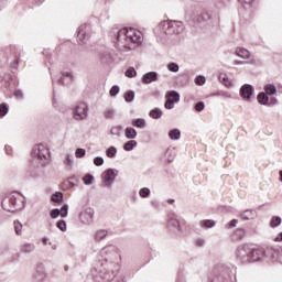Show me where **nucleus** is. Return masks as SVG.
<instances>
[{
  "label": "nucleus",
  "instance_id": "1",
  "mask_svg": "<svg viewBox=\"0 0 282 282\" xmlns=\"http://www.w3.org/2000/svg\"><path fill=\"white\" fill-rule=\"evenodd\" d=\"M100 257L104 259V263H101L102 269H99V274L96 278L101 279L98 282H111L116 279V274L120 272V249L113 245H108L100 250Z\"/></svg>",
  "mask_w": 282,
  "mask_h": 282
},
{
  "label": "nucleus",
  "instance_id": "2",
  "mask_svg": "<svg viewBox=\"0 0 282 282\" xmlns=\"http://www.w3.org/2000/svg\"><path fill=\"white\" fill-rule=\"evenodd\" d=\"M142 32L133 29V28H123L117 33V42L116 45L119 50H135L138 45H142Z\"/></svg>",
  "mask_w": 282,
  "mask_h": 282
},
{
  "label": "nucleus",
  "instance_id": "3",
  "mask_svg": "<svg viewBox=\"0 0 282 282\" xmlns=\"http://www.w3.org/2000/svg\"><path fill=\"white\" fill-rule=\"evenodd\" d=\"M1 206L7 213H17L25 208V198L19 192H13L2 199Z\"/></svg>",
  "mask_w": 282,
  "mask_h": 282
},
{
  "label": "nucleus",
  "instance_id": "4",
  "mask_svg": "<svg viewBox=\"0 0 282 282\" xmlns=\"http://www.w3.org/2000/svg\"><path fill=\"white\" fill-rule=\"evenodd\" d=\"M159 30L161 34H166V36L182 34L184 23L182 21L164 20L159 24Z\"/></svg>",
  "mask_w": 282,
  "mask_h": 282
},
{
  "label": "nucleus",
  "instance_id": "5",
  "mask_svg": "<svg viewBox=\"0 0 282 282\" xmlns=\"http://www.w3.org/2000/svg\"><path fill=\"white\" fill-rule=\"evenodd\" d=\"M72 113L74 120H87V116H89V106L87 105V102L80 101L72 109Z\"/></svg>",
  "mask_w": 282,
  "mask_h": 282
},
{
  "label": "nucleus",
  "instance_id": "6",
  "mask_svg": "<svg viewBox=\"0 0 282 282\" xmlns=\"http://www.w3.org/2000/svg\"><path fill=\"white\" fill-rule=\"evenodd\" d=\"M252 252V248L250 245H242L238 247L236 257L240 263H252V258H250Z\"/></svg>",
  "mask_w": 282,
  "mask_h": 282
},
{
  "label": "nucleus",
  "instance_id": "7",
  "mask_svg": "<svg viewBox=\"0 0 282 282\" xmlns=\"http://www.w3.org/2000/svg\"><path fill=\"white\" fill-rule=\"evenodd\" d=\"M194 21H196V23H206V21H210L212 25H219V14H212L208 11H203L194 18Z\"/></svg>",
  "mask_w": 282,
  "mask_h": 282
},
{
  "label": "nucleus",
  "instance_id": "8",
  "mask_svg": "<svg viewBox=\"0 0 282 282\" xmlns=\"http://www.w3.org/2000/svg\"><path fill=\"white\" fill-rule=\"evenodd\" d=\"M32 155L37 158V160L50 162V149L43 144L35 145L32 150Z\"/></svg>",
  "mask_w": 282,
  "mask_h": 282
},
{
  "label": "nucleus",
  "instance_id": "9",
  "mask_svg": "<svg viewBox=\"0 0 282 282\" xmlns=\"http://www.w3.org/2000/svg\"><path fill=\"white\" fill-rule=\"evenodd\" d=\"M101 177L106 186H111L113 182H116V178L118 177V170L108 169L102 173Z\"/></svg>",
  "mask_w": 282,
  "mask_h": 282
},
{
  "label": "nucleus",
  "instance_id": "10",
  "mask_svg": "<svg viewBox=\"0 0 282 282\" xmlns=\"http://www.w3.org/2000/svg\"><path fill=\"white\" fill-rule=\"evenodd\" d=\"M79 221H82V224H85L86 226H89V224H94V208L86 207L83 212H80Z\"/></svg>",
  "mask_w": 282,
  "mask_h": 282
},
{
  "label": "nucleus",
  "instance_id": "11",
  "mask_svg": "<svg viewBox=\"0 0 282 282\" xmlns=\"http://www.w3.org/2000/svg\"><path fill=\"white\" fill-rule=\"evenodd\" d=\"M252 94H254V86L250 84H245L240 88V96L243 100H250L252 98Z\"/></svg>",
  "mask_w": 282,
  "mask_h": 282
},
{
  "label": "nucleus",
  "instance_id": "12",
  "mask_svg": "<svg viewBox=\"0 0 282 282\" xmlns=\"http://www.w3.org/2000/svg\"><path fill=\"white\" fill-rule=\"evenodd\" d=\"M87 28H89V25L87 24L80 25L78 28L77 40L79 42V45L87 43V39H89V34H87Z\"/></svg>",
  "mask_w": 282,
  "mask_h": 282
},
{
  "label": "nucleus",
  "instance_id": "13",
  "mask_svg": "<svg viewBox=\"0 0 282 282\" xmlns=\"http://www.w3.org/2000/svg\"><path fill=\"white\" fill-rule=\"evenodd\" d=\"M159 76L160 75L158 74V72H148L142 76L141 83H143V85H151V83H158Z\"/></svg>",
  "mask_w": 282,
  "mask_h": 282
},
{
  "label": "nucleus",
  "instance_id": "14",
  "mask_svg": "<svg viewBox=\"0 0 282 282\" xmlns=\"http://www.w3.org/2000/svg\"><path fill=\"white\" fill-rule=\"evenodd\" d=\"M47 278V272L45 271V267L43 263H37L35 269L34 279L37 282L45 281Z\"/></svg>",
  "mask_w": 282,
  "mask_h": 282
},
{
  "label": "nucleus",
  "instance_id": "15",
  "mask_svg": "<svg viewBox=\"0 0 282 282\" xmlns=\"http://www.w3.org/2000/svg\"><path fill=\"white\" fill-rule=\"evenodd\" d=\"M74 82V75L72 72H62V77L57 79L58 85H69Z\"/></svg>",
  "mask_w": 282,
  "mask_h": 282
},
{
  "label": "nucleus",
  "instance_id": "16",
  "mask_svg": "<svg viewBox=\"0 0 282 282\" xmlns=\"http://www.w3.org/2000/svg\"><path fill=\"white\" fill-rule=\"evenodd\" d=\"M265 254V251L263 249H254L251 248L250 259L251 263H254L256 261H261V258Z\"/></svg>",
  "mask_w": 282,
  "mask_h": 282
},
{
  "label": "nucleus",
  "instance_id": "17",
  "mask_svg": "<svg viewBox=\"0 0 282 282\" xmlns=\"http://www.w3.org/2000/svg\"><path fill=\"white\" fill-rule=\"evenodd\" d=\"M240 219H242V221H250V219H257V210L246 209L240 214Z\"/></svg>",
  "mask_w": 282,
  "mask_h": 282
},
{
  "label": "nucleus",
  "instance_id": "18",
  "mask_svg": "<svg viewBox=\"0 0 282 282\" xmlns=\"http://www.w3.org/2000/svg\"><path fill=\"white\" fill-rule=\"evenodd\" d=\"M36 250V246L32 242H24L20 246V252L22 254H30Z\"/></svg>",
  "mask_w": 282,
  "mask_h": 282
},
{
  "label": "nucleus",
  "instance_id": "19",
  "mask_svg": "<svg viewBox=\"0 0 282 282\" xmlns=\"http://www.w3.org/2000/svg\"><path fill=\"white\" fill-rule=\"evenodd\" d=\"M235 54L239 56V58H243V61H249L250 58V51H248V48L237 47Z\"/></svg>",
  "mask_w": 282,
  "mask_h": 282
},
{
  "label": "nucleus",
  "instance_id": "20",
  "mask_svg": "<svg viewBox=\"0 0 282 282\" xmlns=\"http://www.w3.org/2000/svg\"><path fill=\"white\" fill-rule=\"evenodd\" d=\"M175 149L173 148H167L165 153H164V160L171 164V162H174L175 160Z\"/></svg>",
  "mask_w": 282,
  "mask_h": 282
},
{
  "label": "nucleus",
  "instance_id": "21",
  "mask_svg": "<svg viewBox=\"0 0 282 282\" xmlns=\"http://www.w3.org/2000/svg\"><path fill=\"white\" fill-rule=\"evenodd\" d=\"M127 140H135L138 138V131L134 128L127 127L124 130Z\"/></svg>",
  "mask_w": 282,
  "mask_h": 282
},
{
  "label": "nucleus",
  "instance_id": "22",
  "mask_svg": "<svg viewBox=\"0 0 282 282\" xmlns=\"http://www.w3.org/2000/svg\"><path fill=\"white\" fill-rule=\"evenodd\" d=\"M131 124H132V127H135L137 129H145L147 120H144V118L132 119Z\"/></svg>",
  "mask_w": 282,
  "mask_h": 282
},
{
  "label": "nucleus",
  "instance_id": "23",
  "mask_svg": "<svg viewBox=\"0 0 282 282\" xmlns=\"http://www.w3.org/2000/svg\"><path fill=\"white\" fill-rule=\"evenodd\" d=\"M258 102L259 105H269L270 102V96L265 94L264 91L258 94Z\"/></svg>",
  "mask_w": 282,
  "mask_h": 282
},
{
  "label": "nucleus",
  "instance_id": "24",
  "mask_svg": "<svg viewBox=\"0 0 282 282\" xmlns=\"http://www.w3.org/2000/svg\"><path fill=\"white\" fill-rule=\"evenodd\" d=\"M108 235L107 229H100L95 232L94 239L95 241H102V239H106Z\"/></svg>",
  "mask_w": 282,
  "mask_h": 282
},
{
  "label": "nucleus",
  "instance_id": "25",
  "mask_svg": "<svg viewBox=\"0 0 282 282\" xmlns=\"http://www.w3.org/2000/svg\"><path fill=\"white\" fill-rule=\"evenodd\" d=\"M163 111L160 108H154L149 112L150 118H153V120H160L163 116Z\"/></svg>",
  "mask_w": 282,
  "mask_h": 282
},
{
  "label": "nucleus",
  "instance_id": "26",
  "mask_svg": "<svg viewBox=\"0 0 282 282\" xmlns=\"http://www.w3.org/2000/svg\"><path fill=\"white\" fill-rule=\"evenodd\" d=\"M169 138L170 140H180V138H182V131H180L177 128H174L169 131Z\"/></svg>",
  "mask_w": 282,
  "mask_h": 282
},
{
  "label": "nucleus",
  "instance_id": "27",
  "mask_svg": "<svg viewBox=\"0 0 282 282\" xmlns=\"http://www.w3.org/2000/svg\"><path fill=\"white\" fill-rule=\"evenodd\" d=\"M264 94H268L269 96H274L276 94V86L273 84H267L263 87Z\"/></svg>",
  "mask_w": 282,
  "mask_h": 282
},
{
  "label": "nucleus",
  "instance_id": "28",
  "mask_svg": "<svg viewBox=\"0 0 282 282\" xmlns=\"http://www.w3.org/2000/svg\"><path fill=\"white\" fill-rule=\"evenodd\" d=\"M166 98L172 100V102H180V93L176 90H171L167 93Z\"/></svg>",
  "mask_w": 282,
  "mask_h": 282
},
{
  "label": "nucleus",
  "instance_id": "29",
  "mask_svg": "<svg viewBox=\"0 0 282 282\" xmlns=\"http://www.w3.org/2000/svg\"><path fill=\"white\" fill-rule=\"evenodd\" d=\"M199 226L202 228H206V229L215 228L216 223H215V220H212V219H205V220H200Z\"/></svg>",
  "mask_w": 282,
  "mask_h": 282
},
{
  "label": "nucleus",
  "instance_id": "30",
  "mask_svg": "<svg viewBox=\"0 0 282 282\" xmlns=\"http://www.w3.org/2000/svg\"><path fill=\"white\" fill-rule=\"evenodd\" d=\"M135 147H138V141H135V140L127 141L123 144V151H133V149H135Z\"/></svg>",
  "mask_w": 282,
  "mask_h": 282
},
{
  "label": "nucleus",
  "instance_id": "31",
  "mask_svg": "<svg viewBox=\"0 0 282 282\" xmlns=\"http://www.w3.org/2000/svg\"><path fill=\"white\" fill-rule=\"evenodd\" d=\"M51 202H54V204H61V202H63V192H55L52 194Z\"/></svg>",
  "mask_w": 282,
  "mask_h": 282
},
{
  "label": "nucleus",
  "instance_id": "32",
  "mask_svg": "<svg viewBox=\"0 0 282 282\" xmlns=\"http://www.w3.org/2000/svg\"><path fill=\"white\" fill-rule=\"evenodd\" d=\"M218 79L223 85H225V87H232V83L228 79V75L220 74Z\"/></svg>",
  "mask_w": 282,
  "mask_h": 282
},
{
  "label": "nucleus",
  "instance_id": "33",
  "mask_svg": "<svg viewBox=\"0 0 282 282\" xmlns=\"http://www.w3.org/2000/svg\"><path fill=\"white\" fill-rule=\"evenodd\" d=\"M29 175L31 177H40L41 176V167L32 166L29 169Z\"/></svg>",
  "mask_w": 282,
  "mask_h": 282
},
{
  "label": "nucleus",
  "instance_id": "34",
  "mask_svg": "<svg viewBox=\"0 0 282 282\" xmlns=\"http://www.w3.org/2000/svg\"><path fill=\"white\" fill-rule=\"evenodd\" d=\"M123 98L126 102H133V100H135V91L133 90L126 91V94L123 95Z\"/></svg>",
  "mask_w": 282,
  "mask_h": 282
},
{
  "label": "nucleus",
  "instance_id": "35",
  "mask_svg": "<svg viewBox=\"0 0 282 282\" xmlns=\"http://www.w3.org/2000/svg\"><path fill=\"white\" fill-rule=\"evenodd\" d=\"M282 219L279 216H273L270 221L271 228H279L281 226Z\"/></svg>",
  "mask_w": 282,
  "mask_h": 282
},
{
  "label": "nucleus",
  "instance_id": "36",
  "mask_svg": "<svg viewBox=\"0 0 282 282\" xmlns=\"http://www.w3.org/2000/svg\"><path fill=\"white\" fill-rule=\"evenodd\" d=\"M117 154H118V149L113 145H111L106 150L107 158L113 159L116 158Z\"/></svg>",
  "mask_w": 282,
  "mask_h": 282
},
{
  "label": "nucleus",
  "instance_id": "37",
  "mask_svg": "<svg viewBox=\"0 0 282 282\" xmlns=\"http://www.w3.org/2000/svg\"><path fill=\"white\" fill-rule=\"evenodd\" d=\"M169 228H172L173 230H180V220L172 218L167 223Z\"/></svg>",
  "mask_w": 282,
  "mask_h": 282
},
{
  "label": "nucleus",
  "instance_id": "38",
  "mask_svg": "<svg viewBox=\"0 0 282 282\" xmlns=\"http://www.w3.org/2000/svg\"><path fill=\"white\" fill-rule=\"evenodd\" d=\"M8 111H10V107L8 106V104H0V118H4V116H8Z\"/></svg>",
  "mask_w": 282,
  "mask_h": 282
},
{
  "label": "nucleus",
  "instance_id": "39",
  "mask_svg": "<svg viewBox=\"0 0 282 282\" xmlns=\"http://www.w3.org/2000/svg\"><path fill=\"white\" fill-rule=\"evenodd\" d=\"M15 235L21 236L23 235V225L19 220H14L13 223Z\"/></svg>",
  "mask_w": 282,
  "mask_h": 282
},
{
  "label": "nucleus",
  "instance_id": "40",
  "mask_svg": "<svg viewBox=\"0 0 282 282\" xmlns=\"http://www.w3.org/2000/svg\"><path fill=\"white\" fill-rule=\"evenodd\" d=\"M167 69H169V72L177 74V72H180V65L175 62H171L167 64Z\"/></svg>",
  "mask_w": 282,
  "mask_h": 282
},
{
  "label": "nucleus",
  "instance_id": "41",
  "mask_svg": "<svg viewBox=\"0 0 282 282\" xmlns=\"http://www.w3.org/2000/svg\"><path fill=\"white\" fill-rule=\"evenodd\" d=\"M83 182L85 186H91V184H94V176L91 174H86L83 177Z\"/></svg>",
  "mask_w": 282,
  "mask_h": 282
},
{
  "label": "nucleus",
  "instance_id": "42",
  "mask_svg": "<svg viewBox=\"0 0 282 282\" xmlns=\"http://www.w3.org/2000/svg\"><path fill=\"white\" fill-rule=\"evenodd\" d=\"M68 213H69V205L64 204L59 209V217L65 218V217H67Z\"/></svg>",
  "mask_w": 282,
  "mask_h": 282
},
{
  "label": "nucleus",
  "instance_id": "43",
  "mask_svg": "<svg viewBox=\"0 0 282 282\" xmlns=\"http://www.w3.org/2000/svg\"><path fill=\"white\" fill-rule=\"evenodd\" d=\"M113 116H116L115 109H106L104 111V118H106V120H111V118H113Z\"/></svg>",
  "mask_w": 282,
  "mask_h": 282
},
{
  "label": "nucleus",
  "instance_id": "44",
  "mask_svg": "<svg viewBox=\"0 0 282 282\" xmlns=\"http://www.w3.org/2000/svg\"><path fill=\"white\" fill-rule=\"evenodd\" d=\"M56 228H58V230H61L62 232H66L67 231V223L62 219L56 223Z\"/></svg>",
  "mask_w": 282,
  "mask_h": 282
},
{
  "label": "nucleus",
  "instance_id": "45",
  "mask_svg": "<svg viewBox=\"0 0 282 282\" xmlns=\"http://www.w3.org/2000/svg\"><path fill=\"white\" fill-rule=\"evenodd\" d=\"M126 76H127V78H135L138 76V72H135V68L129 67L126 70Z\"/></svg>",
  "mask_w": 282,
  "mask_h": 282
},
{
  "label": "nucleus",
  "instance_id": "46",
  "mask_svg": "<svg viewBox=\"0 0 282 282\" xmlns=\"http://www.w3.org/2000/svg\"><path fill=\"white\" fill-rule=\"evenodd\" d=\"M194 109L198 113H202V111H204L206 109V104H204V101H198L195 104Z\"/></svg>",
  "mask_w": 282,
  "mask_h": 282
},
{
  "label": "nucleus",
  "instance_id": "47",
  "mask_svg": "<svg viewBox=\"0 0 282 282\" xmlns=\"http://www.w3.org/2000/svg\"><path fill=\"white\" fill-rule=\"evenodd\" d=\"M121 132H122V126H113L110 130L111 135H118L119 138Z\"/></svg>",
  "mask_w": 282,
  "mask_h": 282
},
{
  "label": "nucleus",
  "instance_id": "48",
  "mask_svg": "<svg viewBox=\"0 0 282 282\" xmlns=\"http://www.w3.org/2000/svg\"><path fill=\"white\" fill-rule=\"evenodd\" d=\"M195 85L202 86L206 85V77L204 75H198L195 77Z\"/></svg>",
  "mask_w": 282,
  "mask_h": 282
},
{
  "label": "nucleus",
  "instance_id": "49",
  "mask_svg": "<svg viewBox=\"0 0 282 282\" xmlns=\"http://www.w3.org/2000/svg\"><path fill=\"white\" fill-rule=\"evenodd\" d=\"M139 195H140V197L147 198L151 195V189H149L148 187H142L139 191Z\"/></svg>",
  "mask_w": 282,
  "mask_h": 282
},
{
  "label": "nucleus",
  "instance_id": "50",
  "mask_svg": "<svg viewBox=\"0 0 282 282\" xmlns=\"http://www.w3.org/2000/svg\"><path fill=\"white\" fill-rule=\"evenodd\" d=\"M109 94H110V96H111L112 98H116V96H117L118 94H120V86H118V85L112 86V87L110 88Z\"/></svg>",
  "mask_w": 282,
  "mask_h": 282
},
{
  "label": "nucleus",
  "instance_id": "51",
  "mask_svg": "<svg viewBox=\"0 0 282 282\" xmlns=\"http://www.w3.org/2000/svg\"><path fill=\"white\" fill-rule=\"evenodd\" d=\"M86 154H87V151L83 148H78L75 151V158H78V159L85 158Z\"/></svg>",
  "mask_w": 282,
  "mask_h": 282
},
{
  "label": "nucleus",
  "instance_id": "52",
  "mask_svg": "<svg viewBox=\"0 0 282 282\" xmlns=\"http://www.w3.org/2000/svg\"><path fill=\"white\" fill-rule=\"evenodd\" d=\"M234 237H236V239H242L243 237H246V230L237 229L234 234Z\"/></svg>",
  "mask_w": 282,
  "mask_h": 282
},
{
  "label": "nucleus",
  "instance_id": "53",
  "mask_svg": "<svg viewBox=\"0 0 282 282\" xmlns=\"http://www.w3.org/2000/svg\"><path fill=\"white\" fill-rule=\"evenodd\" d=\"M52 219H58L61 217V209L54 208L50 212Z\"/></svg>",
  "mask_w": 282,
  "mask_h": 282
},
{
  "label": "nucleus",
  "instance_id": "54",
  "mask_svg": "<svg viewBox=\"0 0 282 282\" xmlns=\"http://www.w3.org/2000/svg\"><path fill=\"white\" fill-rule=\"evenodd\" d=\"M64 164L65 166H67V169H72V164H74V161L72 160V155L69 154L66 155Z\"/></svg>",
  "mask_w": 282,
  "mask_h": 282
},
{
  "label": "nucleus",
  "instance_id": "55",
  "mask_svg": "<svg viewBox=\"0 0 282 282\" xmlns=\"http://www.w3.org/2000/svg\"><path fill=\"white\" fill-rule=\"evenodd\" d=\"M94 164L95 166H102V164H105V159H102L101 156H96L94 159Z\"/></svg>",
  "mask_w": 282,
  "mask_h": 282
},
{
  "label": "nucleus",
  "instance_id": "56",
  "mask_svg": "<svg viewBox=\"0 0 282 282\" xmlns=\"http://www.w3.org/2000/svg\"><path fill=\"white\" fill-rule=\"evenodd\" d=\"M164 107H165V109H173L175 107V101L166 98Z\"/></svg>",
  "mask_w": 282,
  "mask_h": 282
},
{
  "label": "nucleus",
  "instance_id": "57",
  "mask_svg": "<svg viewBox=\"0 0 282 282\" xmlns=\"http://www.w3.org/2000/svg\"><path fill=\"white\" fill-rule=\"evenodd\" d=\"M239 3H242L243 8H246V6H252L254 0H238Z\"/></svg>",
  "mask_w": 282,
  "mask_h": 282
},
{
  "label": "nucleus",
  "instance_id": "58",
  "mask_svg": "<svg viewBox=\"0 0 282 282\" xmlns=\"http://www.w3.org/2000/svg\"><path fill=\"white\" fill-rule=\"evenodd\" d=\"M237 224H239V220L232 219L228 225L227 228H236Z\"/></svg>",
  "mask_w": 282,
  "mask_h": 282
},
{
  "label": "nucleus",
  "instance_id": "59",
  "mask_svg": "<svg viewBox=\"0 0 282 282\" xmlns=\"http://www.w3.org/2000/svg\"><path fill=\"white\" fill-rule=\"evenodd\" d=\"M4 151H6L7 155H12V147L6 145Z\"/></svg>",
  "mask_w": 282,
  "mask_h": 282
},
{
  "label": "nucleus",
  "instance_id": "60",
  "mask_svg": "<svg viewBox=\"0 0 282 282\" xmlns=\"http://www.w3.org/2000/svg\"><path fill=\"white\" fill-rule=\"evenodd\" d=\"M65 185L67 186V188H74V186H76V183H74L72 181H66Z\"/></svg>",
  "mask_w": 282,
  "mask_h": 282
},
{
  "label": "nucleus",
  "instance_id": "61",
  "mask_svg": "<svg viewBox=\"0 0 282 282\" xmlns=\"http://www.w3.org/2000/svg\"><path fill=\"white\" fill-rule=\"evenodd\" d=\"M276 102H278L276 97H271L269 99V104L268 105L272 106V105H276Z\"/></svg>",
  "mask_w": 282,
  "mask_h": 282
},
{
  "label": "nucleus",
  "instance_id": "62",
  "mask_svg": "<svg viewBox=\"0 0 282 282\" xmlns=\"http://www.w3.org/2000/svg\"><path fill=\"white\" fill-rule=\"evenodd\" d=\"M14 96H15V98H23V91H21V90H15V91H14Z\"/></svg>",
  "mask_w": 282,
  "mask_h": 282
},
{
  "label": "nucleus",
  "instance_id": "63",
  "mask_svg": "<svg viewBox=\"0 0 282 282\" xmlns=\"http://www.w3.org/2000/svg\"><path fill=\"white\" fill-rule=\"evenodd\" d=\"M204 239H197L196 240V246H198V248H202V246H204Z\"/></svg>",
  "mask_w": 282,
  "mask_h": 282
},
{
  "label": "nucleus",
  "instance_id": "64",
  "mask_svg": "<svg viewBox=\"0 0 282 282\" xmlns=\"http://www.w3.org/2000/svg\"><path fill=\"white\" fill-rule=\"evenodd\" d=\"M274 241L280 242L282 241V231L278 234V236L274 238Z\"/></svg>",
  "mask_w": 282,
  "mask_h": 282
}]
</instances>
